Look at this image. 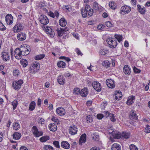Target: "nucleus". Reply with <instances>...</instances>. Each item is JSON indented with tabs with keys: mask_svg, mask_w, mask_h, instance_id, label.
Returning a JSON list of instances; mask_svg holds the SVG:
<instances>
[{
	"mask_svg": "<svg viewBox=\"0 0 150 150\" xmlns=\"http://www.w3.org/2000/svg\"><path fill=\"white\" fill-rule=\"evenodd\" d=\"M56 112L59 115H64L65 113L64 109L62 108H59L56 109Z\"/></svg>",
	"mask_w": 150,
	"mask_h": 150,
	"instance_id": "6ab92c4d",
	"label": "nucleus"
},
{
	"mask_svg": "<svg viewBox=\"0 0 150 150\" xmlns=\"http://www.w3.org/2000/svg\"><path fill=\"white\" fill-rule=\"evenodd\" d=\"M59 24L62 27L65 26L67 24V22L65 19L64 18L60 19L59 21Z\"/></svg>",
	"mask_w": 150,
	"mask_h": 150,
	"instance_id": "bb28decb",
	"label": "nucleus"
},
{
	"mask_svg": "<svg viewBox=\"0 0 150 150\" xmlns=\"http://www.w3.org/2000/svg\"><path fill=\"white\" fill-rule=\"evenodd\" d=\"M102 64L103 66L107 68L109 67L110 64L109 61L106 60L103 62Z\"/></svg>",
	"mask_w": 150,
	"mask_h": 150,
	"instance_id": "ea45409f",
	"label": "nucleus"
},
{
	"mask_svg": "<svg viewBox=\"0 0 150 150\" xmlns=\"http://www.w3.org/2000/svg\"><path fill=\"white\" fill-rule=\"evenodd\" d=\"M105 115V116L106 117H109L110 120L112 121H115L116 119L114 116V115L112 113H110L108 111H102Z\"/></svg>",
	"mask_w": 150,
	"mask_h": 150,
	"instance_id": "f8f14e48",
	"label": "nucleus"
},
{
	"mask_svg": "<svg viewBox=\"0 0 150 150\" xmlns=\"http://www.w3.org/2000/svg\"><path fill=\"white\" fill-rule=\"evenodd\" d=\"M105 25L108 27L110 28L113 27V25L109 21H106L105 23Z\"/></svg>",
	"mask_w": 150,
	"mask_h": 150,
	"instance_id": "09e8293b",
	"label": "nucleus"
},
{
	"mask_svg": "<svg viewBox=\"0 0 150 150\" xmlns=\"http://www.w3.org/2000/svg\"><path fill=\"white\" fill-rule=\"evenodd\" d=\"M131 10L130 7L125 5L122 6L121 8L120 13L122 14H124L126 13H128Z\"/></svg>",
	"mask_w": 150,
	"mask_h": 150,
	"instance_id": "423d86ee",
	"label": "nucleus"
},
{
	"mask_svg": "<svg viewBox=\"0 0 150 150\" xmlns=\"http://www.w3.org/2000/svg\"><path fill=\"white\" fill-rule=\"evenodd\" d=\"M23 83V81L22 80H19L17 81H14L12 83L13 87L15 90H18L21 88V86Z\"/></svg>",
	"mask_w": 150,
	"mask_h": 150,
	"instance_id": "39448f33",
	"label": "nucleus"
},
{
	"mask_svg": "<svg viewBox=\"0 0 150 150\" xmlns=\"http://www.w3.org/2000/svg\"><path fill=\"white\" fill-rule=\"evenodd\" d=\"M14 53L16 56H18L19 57H21L22 55L21 54V50H20V48H16L15 50ZM15 57L16 58H17L18 56H16Z\"/></svg>",
	"mask_w": 150,
	"mask_h": 150,
	"instance_id": "cd10ccee",
	"label": "nucleus"
},
{
	"mask_svg": "<svg viewBox=\"0 0 150 150\" xmlns=\"http://www.w3.org/2000/svg\"><path fill=\"white\" fill-rule=\"evenodd\" d=\"M39 19L40 22L44 25H46L49 22L48 18L45 15H41L39 17Z\"/></svg>",
	"mask_w": 150,
	"mask_h": 150,
	"instance_id": "0eeeda50",
	"label": "nucleus"
},
{
	"mask_svg": "<svg viewBox=\"0 0 150 150\" xmlns=\"http://www.w3.org/2000/svg\"><path fill=\"white\" fill-rule=\"evenodd\" d=\"M57 80L58 83L61 85H63L65 83V79L62 76H59Z\"/></svg>",
	"mask_w": 150,
	"mask_h": 150,
	"instance_id": "5701e85b",
	"label": "nucleus"
},
{
	"mask_svg": "<svg viewBox=\"0 0 150 150\" xmlns=\"http://www.w3.org/2000/svg\"><path fill=\"white\" fill-rule=\"evenodd\" d=\"M62 28H57V31L58 34V36L61 37L62 36L63 34H64L63 31L62 30Z\"/></svg>",
	"mask_w": 150,
	"mask_h": 150,
	"instance_id": "a19ab883",
	"label": "nucleus"
},
{
	"mask_svg": "<svg viewBox=\"0 0 150 150\" xmlns=\"http://www.w3.org/2000/svg\"><path fill=\"white\" fill-rule=\"evenodd\" d=\"M18 104V102L17 100H15L12 102V105L13 106V110H14L16 108Z\"/></svg>",
	"mask_w": 150,
	"mask_h": 150,
	"instance_id": "de8ad7c7",
	"label": "nucleus"
},
{
	"mask_svg": "<svg viewBox=\"0 0 150 150\" xmlns=\"http://www.w3.org/2000/svg\"><path fill=\"white\" fill-rule=\"evenodd\" d=\"M13 138L14 139L18 140L21 137V134L20 133L16 132L13 134Z\"/></svg>",
	"mask_w": 150,
	"mask_h": 150,
	"instance_id": "a878e982",
	"label": "nucleus"
},
{
	"mask_svg": "<svg viewBox=\"0 0 150 150\" xmlns=\"http://www.w3.org/2000/svg\"><path fill=\"white\" fill-rule=\"evenodd\" d=\"M21 55L26 56L28 55L30 52V48L28 45H22L20 47Z\"/></svg>",
	"mask_w": 150,
	"mask_h": 150,
	"instance_id": "f03ea898",
	"label": "nucleus"
},
{
	"mask_svg": "<svg viewBox=\"0 0 150 150\" xmlns=\"http://www.w3.org/2000/svg\"><path fill=\"white\" fill-rule=\"evenodd\" d=\"M45 29V31L47 34H49L50 36L52 38L53 37L54 35V33L52 29L49 26H46L45 28L44 27Z\"/></svg>",
	"mask_w": 150,
	"mask_h": 150,
	"instance_id": "9b49d317",
	"label": "nucleus"
},
{
	"mask_svg": "<svg viewBox=\"0 0 150 150\" xmlns=\"http://www.w3.org/2000/svg\"><path fill=\"white\" fill-rule=\"evenodd\" d=\"M130 150H138L137 147L134 145L132 144L129 146Z\"/></svg>",
	"mask_w": 150,
	"mask_h": 150,
	"instance_id": "6e6d98bb",
	"label": "nucleus"
},
{
	"mask_svg": "<svg viewBox=\"0 0 150 150\" xmlns=\"http://www.w3.org/2000/svg\"><path fill=\"white\" fill-rule=\"evenodd\" d=\"M103 117V115L102 114H99L97 115V118L99 120L102 119Z\"/></svg>",
	"mask_w": 150,
	"mask_h": 150,
	"instance_id": "0e129e2a",
	"label": "nucleus"
},
{
	"mask_svg": "<svg viewBox=\"0 0 150 150\" xmlns=\"http://www.w3.org/2000/svg\"><path fill=\"white\" fill-rule=\"evenodd\" d=\"M115 37L119 42H121L122 40V36L121 35L116 34L115 35Z\"/></svg>",
	"mask_w": 150,
	"mask_h": 150,
	"instance_id": "c03bdc74",
	"label": "nucleus"
},
{
	"mask_svg": "<svg viewBox=\"0 0 150 150\" xmlns=\"http://www.w3.org/2000/svg\"><path fill=\"white\" fill-rule=\"evenodd\" d=\"M2 57L4 61H7L10 59V56L8 53L7 52H2Z\"/></svg>",
	"mask_w": 150,
	"mask_h": 150,
	"instance_id": "412c9836",
	"label": "nucleus"
},
{
	"mask_svg": "<svg viewBox=\"0 0 150 150\" xmlns=\"http://www.w3.org/2000/svg\"><path fill=\"white\" fill-rule=\"evenodd\" d=\"M40 64L38 62H34L30 67L29 71L30 73L33 74L37 72Z\"/></svg>",
	"mask_w": 150,
	"mask_h": 150,
	"instance_id": "7ed1b4c3",
	"label": "nucleus"
},
{
	"mask_svg": "<svg viewBox=\"0 0 150 150\" xmlns=\"http://www.w3.org/2000/svg\"><path fill=\"white\" fill-rule=\"evenodd\" d=\"M80 89L78 88H75L73 90V93L75 94H77L80 93Z\"/></svg>",
	"mask_w": 150,
	"mask_h": 150,
	"instance_id": "5fc2aeb1",
	"label": "nucleus"
},
{
	"mask_svg": "<svg viewBox=\"0 0 150 150\" xmlns=\"http://www.w3.org/2000/svg\"><path fill=\"white\" fill-rule=\"evenodd\" d=\"M53 144L54 146L57 148H60V146L59 144V143L58 141H54L53 142Z\"/></svg>",
	"mask_w": 150,
	"mask_h": 150,
	"instance_id": "3c124183",
	"label": "nucleus"
},
{
	"mask_svg": "<svg viewBox=\"0 0 150 150\" xmlns=\"http://www.w3.org/2000/svg\"><path fill=\"white\" fill-rule=\"evenodd\" d=\"M112 135L113 137L115 139H120L121 136L120 135V134L119 133L118 134L116 132H115L114 131H112Z\"/></svg>",
	"mask_w": 150,
	"mask_h": 150,
	"instance_id": "c756f323",
	"label": "nucleus"
},
{
	"mask_svg": "<svg viewBox=\"0 0 150 150\" xmlns=\"http://www.w3.org/2000/svg\"><path fill=\"white\" fill-rule=\"evenodd\" d=\"M133 70L134 72L136 73H139L141 72V70L137 69L135 67H134L133 68Z\"/></svg>",
	"mask_w": 150,
	"mask_h": 150,
	"instance_id": "bf43d9fd",
	"label": "nucleus"
},
{
	"mask_svg": "<svg viewBox=\"0 0 150 150\" xmlns=\"http://www.w3.org/2000/svg\"><path fill=\"white\" fill-rule=\"evenodd\" d=\"M90 150H100V149L98 147L95 146L92 148Z\"/></svg>",
	"mask_w": 150,
	"mask_h": 150,
	"instance_id": "774afa93",
	"label": "nucleus"
},
{
	"mask_svg": "<svg viewBox=\"0 0 150 150\" xmlns=\"http://www.w3.org/2000/svg\"><path fill=\"white\" fill-rule=\"evenodd\" d=\"M49 127L51 131L54 132L57 130V126L56 125L49 126Z\"/></svg>",
	"mask_w": 150,
	"mask_h": 150,
	"instance_id": "603ef678",
	"label": "nucleus"
},
{
	"mask_svg": "<svg viewBox=\"0 0 150 150\" xmlns=\"http://www.w3.org/2000/svg\"><path fill=\"white\" fill-rule=\"evenodd\" d=\"M135 111L132 110L130 113L129 118L131 119L137 120L138 118V116L136 114Z\"/></svg>",
	"mask_w": 150,
	"mask_h": 150,
	"instance_id": "4be33fe9",
	"label": "nucleus"
},
{
	"mask_svg": "<svg viewBox=\"0 0 150 150\" xmlns=\"http://www.w3.org/2000/svg\"><path fill=\"white\" fill-rule=\"evenodd\" d=\"M122 97V94L121 93V92H120L119 91L117 92L116 93L114 96V97L115 100L117 99H120V98Z\"/></svg>",
	"mask_w": 150,
	"mask_h": 150,
	"instance_id": "c9c22d12",
	"label": "nucleus"
},
{
	"mask_svg": "<svg viewBox=\"0 0 150 150\" xmlns=\"http://www.w3.org/2000/svg\"><path fill=\"white\" fill-rule=\"evenodd\" d=\"M75 50L77 54L78 55H80L81 56L82 55H83L82 53L79 50V49H78V48H76L75 49Z\"/></svg>",
	"mask_w": 150,
	"mask_h": 150,
	"instance_id": "052dcab7",
	"label": "nucleus"
},
{
	"mask_svg": "<svg viewBox=\"0 0 150 150\" xmlns=\"http://www.w3.org/2000/svg\"><path fill=\"white\" fill-rule=\"evenodd\" d=\"M82 16L83 18L86 17L87 14L89 16H92L93 14V10L89 6L86 5L85 9H82L81 11Z\"/></svg>",
	"mask_w": 150,
	"mask_h": 150,
	"instance_id": "f257e3e1",
	"label": "nucleus"
},
{
	"mask_svg": "<svg viewBox=\"0 0 150 150\" xmlns=\"http://www.w3.org/2000/svg\"><path fill=\"white\" fill-rule=\"evenodd\" d=\"M69 133L72 135H74L76 134L77 130L76 126L73 125L71 126L69 128Z\"/></svg>",
	"mask_w": 150,
	"mask_h": 150,
	"instance_id": "ddd939ff",
	"label": "nucleus"
},
{
	"mask_svg": "<svg viewBox=\"0 0 150 150\" xmlns=\"http://www.w3.org/2000/svg\"><path fill=\"white\" fill-rule=\"evenodd\" d=\"M108 52V50L105 49H101L99 51L100 54L102 55H105Z\"/></svg>",
	"mask_w": 150,
	"mask_h": 150,
	"instance_id": "37998d69",
	"label": "nucleus"
},
{
	"mask_svg": "<svg viewBox=\"0 0 150 150\" xmlns=\"http://www.w3.org/2000/svg\"><path fill=\"white\" fill-rule=\"evenodd\" d=\"M93 139L96 141H98L99 140V135L97 133H93L92 134Z\"/></svg>",
	"mask_w": 150,
	"mask_h": 150,
	"instance_id": "7c9ffc66",
	"label": "nucleus"
},
{
	"mask_svg": "<svg viewBox=\"0 0 150 150\" xmlns=\"http://www.w3.org/2000/svg\"><path fill=\"white\" fill-rule=\"evenodd\" d=\"M52 120L56 124H58L59 122V120L56 117L54 116H52Z\"/></svg>",
	"mask_w": 150,
	"mask_h": 150,
	"instance_id": "864d4df0",
	"label": "nucleus"
},
{
	"mask_svg": "<svg viewBox=\"0 0 150 150\" xmlns=\"http://www.w3.org/2000/svg\"><path fill=\"white\" fill-rule=\"evenodd\" d=\"M65 63L62 61H60L57 63V65L58 67L64 68L65 66Z\"/></svg>",
	"mask_w": 150,
	"mask_h": 150,
	"instance_id": "4c0bfd02",
	"label": "nucleus"
},
{
	"mask_svg": "<svg viewBox=\"0 0 150 150\" xmlns=\"http://www.w3.org/2000/svg\"><path fill=\"white\" fill-rule=\"evenodd\" d=\"M50 137L48 136H45L41 137L40 139V141L41 142H46L47 141L49 140Z\"/></svg>",
	"mask_w": 150,
	"mask_h": 150,
	"instance_id": "2f4dec72",
	"label": "nucleus"
},
{
	"mask_svg": "<svg viewBox=\"0 0 150 150\" xmlns=\"http://www.w3.org/2000/svg\"><path fill=\"white\" fill-rule=\"evenodd\" d=\"M80 93L82 96L86 97L88 93V89L87 88H84L81 90Z\"/></svg>",
	"mask_w": 150,
	"mask_h": 150,
	"instance_id": "393cba45",
	"label": "nucleus"
},
{
	"mask_svg": "<svg viewBox=\"0 0 150 150\" xmlns=\"http://www.w3.org/2000/svg\"><path fill=\"white\" fill-rule=\"evenodd\" d=\"M123 71L126 75H128L131 72L130 68L128 65H125L123 67Z\"/></svg>",
	"mask_w": 150,
	"mask_h": 150,
	"instance_id": "2eb2a0df",
	"label": "nucleus"
},
{
	"mask_svg": "<svg viewBox=\"0 0 150 150\" xmlns=\"http://www.w3.org/2000/svg\"><path fill=\"white\" fill-rule=\"evenodd\" d=\"M19 73L18 70H14L13 71V74L14 76H17L18 75V73Z\"/></svg>",
	"mask_w": 150,
	"mask_h": 150,
	"instance_id": "69168bd1",
	"label": "nucleus"
},
{
	"mask_svg": "<svg viewBox=\"0 0 150 150\" xmlns=\"http://www.w3.org/2000/svg\"><path fill=\"white\" fill-rule=\"evenodd\" d=\"M86 119L87 122H88L91 123L93 121V118L91 117V115H89L87 116L86 117Z\"/></svg>",
	"mask_w": 150,
	"mask_h": 150,
	"instance_id": "8fccbe9b",
	"label": "nucleus"
},
{
	"mask_svg": "<svg viewBox=\"0 0 150 150\" xmlns=\"http://www.w3.org/2000/svg\"><path fill=\"white\" fill-rule=\"evenodd\" d=\"M145 129V132L147 133L150 132V128H149V125H147Z\"/></svg>",
	"mask_w": 150,
	"mask_h": 150,
	"instance_id": "680f3d73",
	"label": "nucleus"
},
{
	"mask_svg": "<svg viewBox=\"0 0 150 150\" xmlns=\"http://www.w3.org/2000/svg\"><path fill=\"white\" fill-rule=\"evenodd\" d=\"M93 8L96 10H98L99 9V7L98 4L96 2H94L93 3Z\"/></svg>",
	"mask_w": 150,
	"mask_h": 150,
	"instance_id": "13d9d810",
	"label": "nucleus"
},
{
	"mask_svg": "<svg viewBox=\"0 0 150 150\" xmlns=\"http://www.w3.org/2000/svg\"><path fill=\"white\" fill-rule=\"evenodd\" d=\"M45 56V55L44 54H39L35 56V59L36 60H39L43 58Z\"/></svg>",
	"mask_w": 150,
	"mask_h": 150,
	"instance_id": "e433bc0d",
	"label": "nucleus"
},
{
	"mask_svg": "<svg viewBox=\"0 0 150 150\" xmlns=\"http://www.w3.org/2000/svg\"><path fill=\"white\" fill-rule=\"evenodd\" d=\"M6 29V27L4 25L3 23L0 21V30H4Z\"/></svg>",
	"mask_w": 150,
	"mask_h": 150,
	"instance_id": "4d7b16f0",
	"label": "nucleus"
},
{
	"mask_svg": "<svg viewBox=\"0 0 150 150\" xmlns=\"http://www.w3.org/2000/svg\"><path fill=\"white\" fill-rule=\"evenodd\" d=\"M108 44L110 47L112 48H114L116 47L117 45V43L116 40L112 38H109L107 40Z\"/></svg>",
	"mask_w": 150,
	"mask_h": 150,
	"instance_id": "20e7f679",
	"label": "nucleus"
},
{
	"mask_svg": "<svg viewBox=\"0 0 150 150\" xmlns=\"http://www.w3.org/2000/svg\"><path fill=\"white\" fill-rule=\"evenodd\" d=\"M109 7L112 9H115L116 7V4L114 2L111 1L109 3Z\"/></svg>",
	"mask_w": 150,
	"mask_h": 150,
	"instance_id": "473e14b6",
	"label": "nucleus"
},
{
	"mask_svg": "<svg viewBox=\"0 0 150 150\" xmlns=\"http://www.w3.org/2000/svg\"><path fill=\"white\" fill-rule=\"evenodd\" d=\"M135 99V97L133 96L129 97L127 101V104L128 105H132L134 103Z\"/></svg>",
	"mask_w": 150,
	"mask_h": 150,
	"instance_id": "aec40b11",
	"label": "nucleus"
},
{
	"mask_svg": "<svg viewBox=\"0 0 150 150\" xmlns=\"http://www.w3.org/2000/svg\"><path fill=\"white\" fill-rule=\"evenodd\" d=\"M61 145L62 147L65 149H69L70 146L69 144L66 141L62 142L61 143Z\"/></svg>",
	"mask_w": 150,
	"mask_h": 150,
	"instance_id": "b1692460",
	"label": "nucleus"
},
{
	"mask_svg": "<svg viewBox=\"0 0 150 150\" xmlns=\"http://www.w3.org/2000/svg\"><path fill=\"white\" fill-rule=\"evenodd\" d=\"M92 86L94 89L97 91H100L101 90V86L98 82L94 81L92 83Z\"/></svg>",
	"mask_w": 150,
	"mask_h": 150,
	"instance_id": "1a4fd4ad",
	"label": "nucleus"
},
{
	"mask_svg": "<svg viewBox=\"0 0 150 150\" xmlns=\"http://www.w3.org/2000/svg\"><path fill=\"white\" fill-rule=\"evenodd\" d=\"M26 35L23 33H20L17 34L18 39L21 41L24 40L26 39Z\"/></svg>",
	"mask_w": 150,
	"mask_h": 150,
	"instance_id": "dca6fc26",
	"label": "nucleus"
},
{
	"mask_svg": "<svg viewBox=\"0 0 150 150\" xmlns=\"http://www.w3.org/2000/svg\"><path fill=\"white\" fill-rule=\"evenodd\" d=\"M86 141V135L85 134H82L79 140V144L81 145L82 143H84Z\"/></svg>",
	"mask_w": 150,
	"mask_h": 150,
	"instance_id": "a211bd4d",
	"label": "nucleus"
},
{
	"mask_svg": "<svg viewBox=\"0 0 150 150\" xmlns=\"http://www.w3.org/2000/svg\"><path fill=\"white\" fill-rule=\"evenodd\" d=\"M23 27L21 23H18L13 27V30L15 33L19 32L23 29Z\"/></svg>",
	"mask_w": 150,
	"mask_h": 150,
	"instance_id": "6e6552de",
	"label": "nucleus"
},
{
	"mask_svg": "<svg viewBox=\"0 0 150 150\" xmlns=\"http://www.w3.org/2000/svg\"><path fill=\"white\" fill-rule=\"evenodd\" d=\"M107 102H103L101 105V108L102 109H104L105 107L107 105Z\"/></svg>",
	"mask_w": 150,
	"mask_h": 150,
	"instance_id": "e2e57ef3",
	"label": "nucleus"
},
{
	"mask_svg": "<svg viewBox=\"0 0 150 150\" xmlns=\"http://www.w3.org/2000/svg\"><path fill=\"white\" fill-rule=\"evenodd\" d=\"M5 18V20L7 24H10L13 23V17L11 14H8Z\"/></svg>",
	"mask_w": 150,
	"mask_h": 150,
	"instance_id": "4468645a",
	"label": "nucleus"
},
{
	"mask_svg": "<svg viewBox=\"0 0 150 150\" xmlns=\"http://www.w3.org/2000/svg\"><path fill=\"white\" fill-rule=\"evenodd\" d=\"M130 133L126 132L122 133L121 135L122 137L126 139L129 138L130 137Z\"/></svg>",
	"mask_w": 150,
	"mask_h": 150,
	"instance_id": "58836bf2",
	"label": "nucleus"
},
{
	"mask_svg": "<svg viewBox=\"0 0 150 150\" xmlns=\"http://www.w3.org/2000/svg\"><path fill=\"white\" fill-rule=\"evenodd\" d=\"M13 127L14 129L16 130H17L20 128V125L18 123L15 122L13 123Z\"/></svg>",
	"mask_w": 150,
	"mask_h": 150,
	"instance_id": "79ce46f5",
	"label": "nucleus"
},
{
	"mask_svg": "<svg viewBox=\"0 0 150 150\" xmlns=\"http://www.w3.org/2000/svg\"><path fill=\"white\" fill-rule=\"evenodd\" d=\"M106 83L108 86L110 88H113L115 86V83L114 80L111 79H107Z\"/></svg>",
	"mask_w": 150,
	"mask_h": 150,
	"instance_id": "9d476101",
	"label": "nucleus"
},
{
	"mask_svg": "<svg viewBox=\"0 0 150 150\" xmlns=\"http://www.w3.org/2000/svg\"><path fill=\"white\" fill-rule=\"evenodd\" d=\"M35 102L34 101H32L30 105L29 110L31 111L33 110L35 108Z\"/></svg>",
	"mask_w": 150,
	"mask_h": 150,
	"instance_id": "f704fd0d",
	"label": "nucleus"
},
{
	"mask_svg": "<svg viewBox=\"0 0 150 150\" xmlns=\"http://www.w3.org/2000/svg\"><path fill=\"white\" fill-rule=\"evenodd\" d=\"M44 149V150H53V147L49 145H45Z\"/></svg>",
	"mask_w": 150,
	"mask_h": 150,
	"instance_id": "49530a36",
	"label": "nucleus"
},
{
	"mask_svg": "<svg viewBox=\"0 0 150 150\" xmlns=\"http://www.w3.org/2000/svg\"><path fill=\"white\" fill-rule=\"evenodd\" d=\"M21 64L24 67H26V66L28 65V62L25 59H22V60L21 61Z\"/></svg>",
	"mask_w": 150,
	"mask_h": 150,
	"instance_id": "a18cd8bd",
	"label": "nucleus"
},
{
	"mask_svg": "<svg viewBox=\"0 0 150 150\" xmlns=\"http://www.w3.org/2000/svg\"><path fill=\"white\" fill-rule=\"evenodd\" d=\"M104 27V26L102 25H98L97 27L98 29L99 30L102 29Z\"/></svg>",
	"mask_w": 150,
	"mask_h": 150,
	"instance_id": "338daca9",
	"label": "nucleus"
},
{
	"mask_svg": "<svg viewBox=\"0 0 150 150\" xmlns=\"http://www.w3.org/2000/svg\"><path fill=\"white\" fill-rule=\"evenodd\" d=\"M137 10L142 14L145 13L146 11L145 8L144 7H142L140 5H137Z\"/></svg>",
	"mask_w": 150,
	"mask_h": 150,
	"instance_id": "f3484780",
	"label": "nucleus"
},
{
	"mask_svg": "<svg viewBox=\"0 0 150 150\" xmlns=\"http://www.w3.org/2000/svg\"><path fill=\"white\" fill-rule=\"evenodd\" d=\"M120 145L118 144L115 143L112 146V150H120Z\"/></svg>",
	"mask_w": 150,
	"mask_h": 150,
	"instance_id": "c85d7f7f",
	"label": "nucleus"
},
{
	"mask_svg": "<svg viewBox=\"0 0 150 150\" xmlns=\"http://www.w3.org/2000/svg\"><path fill=\"white\" fill-rule=\"evenodd\" d=\"M32 131L34 135L37 137L38 134L37 133L39 131L36 126H33V127Z\"/></svg>",
	"mask_w": 150,
	"mask_h": 150,
	"instance_id": "72a5a7b5",
	"label": "nucleus"
}]
</instances>
